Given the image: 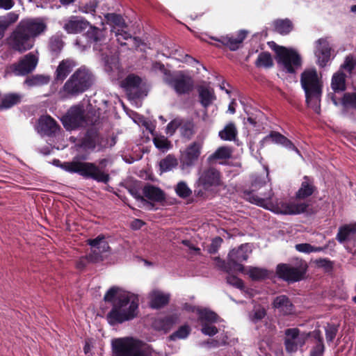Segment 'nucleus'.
I'll list each match as a JSON object with an SVG mask.
<instances>
[{
  "label": "nucleus",
  "instance_id": "obj_1",
  "mask_svg": "<svg viewBox=\"0 0 356 356\" xmlns=\"http://www.w3.org/2000/svg\"><path fill=\"white\" fill-rule=\"evenodd\" d=\"M268 171L265 175H257L252 180V189L243 192V197L250 202L277 213L296 215L307 211L310 206L308 201L296 200L289 202H274V193L271 186Z\"/></svg>",
  "mask_w": 356,
  "mask_h": 356
},
{
  "label": "nucleus",
  "instance_id": "obj_2",
  "mask_svg": "<svg viewBox=\"0 0 356 356\" xmlns=\"http://www.w3.org/2000/svg\"><path fill=\"white\" fill-rule=\"evenodd\" d=\"M104 300L112 303V308L106 316L108 323L112 325L131 321L138 316V297L120 287H111L104 295Z\"/></svg>",
  "mask_w": 356,
  "mask_h": 356
},
{
  "label": "nucleus",
  "instance_id": "obj_3",
  "mask_svg": "<svg viewBox=\"0 0 356 356\" xmlns=\"http://www.w3.org/2000/svg\"><path fill=\"white\" fill-rule=\"evenodd\" d=\"M47 29V24L41 18L23 19L12 32L9 44L20 52L31 49L34 44V39L44 33Z\"/></svg>",
  "mask_w": 356,
  "mask_h": 356
},
{
  "label": "nucleus",
  "instance_id": "obj_4",
  "mask_svg": "<svg viewBox=\"0 0 356 356\" xmlns=\"http://www.w3.org/2000/svg\"><path fill=\"white\" fill-rule=\"evenodd\" d=\"M300 83L305 93L308 106L318 114L321 111L323 82L316 69H307L300 75Z\"/></svg>",
  "mask_w": 356,
  "mask_h": 356
},
{
  "label": "nucleus",
  "instance_id": "obj_5",
  "mask_svg": "<svg viewBox=\"0 0 356 356\" xmlns=\"http://www.w3.org/2000/svg\"><path fill=\"white\" fill-rule=\"evenodd\" d=\"M94 81V76L90 70L81 67L67 80L60 92L63 97L77 96L88 90Z\"/></svg>",
  "mask_w": 356,
  "mask_h": 356
},
{
  "label": "nucleus",
  "instance_id": "obj_6",
  "mask_svg": "<svg viewBox=\"0 0 356 356\" xmlns=\"http://www.w3.org/2000/svg\"><path fill=\"white\" fill-rule=\"evenodd\" d=\"M63 169L70 173H78L85 178H90L98 182L107 183L109 175L93 163L72 161L67 162L62 166Z\"/></svg>",
  "mask_w": 356,
  "mask_h": 356
},
{
  "label": "nucleus",
  "instance_id": "obj_7",
  "mask_svg": "<svg viewBox=\"0 0 356 356\" xmlns=\"http://www.w3.org/2000/svg\"><path fill=\"white\" fill-rule=\"evenodd\" d=\"M307 269V263L296 259L291 264H278L276 269L277 276L288 282H296L304 278Z\"/></svg>",
  "mask_w": 356,
  "mask_h": 356
},
{
  "label": "nucleus",
  "instance_id": "obj_8",
  "mask_svg": "<svg viewBox=\"0 0 356 356\" xmlns=\"http://www.w3.org/2000/svg\"><path fill=\"white\" fill-rule=\"evenodd\" d=\"M64 127L67 130H72L80 127L92 124L88 115H86L82 105L72 106L60 119Z\"/></svg>",
  "mask_w": 356,
  "mask_h": 356
},
{
  "label": "nucleus",
  "instance_id": "obj_9",
  "mask_svg": "<svg viewBox=\"0 0 356 356\" xmlns=\"http://www.w3.org/2000/svg\"><path fill=\"white\" fill-rule=\"evenodd\" d=\"M115 356H152L130 339H118L113 342Z\"/></svg>",
  "mask_w": 356,
  "mask_h": 356
},
{
  "label": "nucleus",
  "instance_id": "obj_10",
  "mask_svg": "<svg viewBox=\"0 0 356 356\" xmlns=\"http://www.w3.org/2000/svg\"><path fill=\"white\" fill-rule=\"evenodd\" d=\"M203 143L193 141L181 152L180 168L183 172H189L190 169L197 162L202 149Z\"/></svg>",
  "mask_w": 356,
  "mask_h": 356
},
{
  "label": "nucleus",
  "instance_id": "obj_11",
  "mask_svg": "<svg viewBox=\"0 0 356 356\" xmlns=\"http://www.w3.org/2000/svg\"><path fill=\"white\" fill-rule=\"evenodd\" d=\"M277 62L283 66L289 73L295 72L301 65V58L299 54L292 50L281 47L277 51Z\"/></svg>",
  "mask_w": 356,
  "mask_h": 356
},
{
  "label": "nucleus",
  "instance_id": "obj_12",
  "mask_svg": "<svg viewBox=\"0 0 356 356\" xmlns=\"http://www.w3.org/2000/svg\"><path fill=\"white\" fill-rule=\"evenodd\" d=\"M166 83L175 90L178 95L189 93L194 87L193 79L188 75L179 72L166 79Z\"/></svg>",
  "mask_w": 356,
  "mask_h": 356
},
{
  "label": "nucleus",
  "instance_id": "obj_13",
  "mask_svg": "<svg viewBox=\"0 0 356 356\" xmlns=\"http://www.w3.org/2000/svg\"><path fill=\"white\" fill-rule=\"evenodd\" d=\"M248 258L246 245H241L238 249H233L228 254L226 270L244 272V266L241 264Z\"/></svg>",
  "mask_w": 356,
  "mask_h": 356
},
{
  "label": "nucleus",
  "instance_id": "obj_14",
  "mask_svg": "<svg viewBox=\"0 0 356 356\" xmlns=\"http://www.w3.org/2000/svg\"><path fill=\"white\" fill-rule=\"evenodd\" d=\"M220 174L213 168L204 169L199 173L197 185L204 190H210L212 187L220 185Z\"/></svg>",
  "mask_w": 356,
  "mask_h": 356
},
{
  "label": "nucleus",
  "instance_id": "obj_15",
  "mask_svg": "<svg viewBox=\"0 0 356 356\" xmlns=\"http://www.w3.org/2000/svg\"><path fill=\"white\" fill-rule=\"evenodd\" d=\"M87 243L92 249V252L87 256V258L92 263L102 260V254L109 250L108 243L103 235H99L94 239L87 240Z\"/></svg>",
  "mask_w": 356,
  "mask_h": 356
},
{
  "label": "nucleus",
  "instance_id": "obj_16",
  "mask_svg": "<svg viewBox=\"0 0 356 356\" xmlns=\"http://www.w3.org/2000/svg\"><path fill=\"white\" fill-rule=\"evenodd\" d=\"M38 64L37 57L32 53L26 54L17 63L12 65L13 73L17 76H24L31 73Z\"/></svg>",
  "mask_w": 356,
  "mask_h": 356
},
{
  "label": "nucleus",
  "instance_id": "obj_17",
  "mask_svg": "<svg viewBox=\"0 0 356 356\" xmlns=\"http://www.w3.org/2000/svg\"><path fill=\"white\" fill-rule=\"evenodd\" d=\"M247 36V32L243 30L238 31L235 35H226L220 38L210 36V38L221 43L231 51L237 50Z\"/></svg>",
  "mask_w": 356,
  "mask_h": 356
},
{
  "label": "nucleus",
  "instance_id": "obj_18",
  "mask_svg": "<svg viewBox=\"0 0 356 356\" xmlns=\"http://www.w3.org/2000/svg\"><path fill=\"white\" fill-rule=\"evenodd\" d=\"M284 345L286 351L289 353L295 352L298 347L305 343V337L300 335V331L298 328H289L285 330Z\"/></svg>",
  "mask_w": 356,
  "mask_h": 356
},
{
  "label": "nucleus",
  "instance_id": "obj_19",
  "mask_svg": "<svg viewBox=\"0 0 356 356\" xmlns=\"http://www.w3.org/2000/svg\"><path fill=\"white\" fill-rule=\"evenodd\" d=\"M89 26V22L83 17L71 16L65 22L63 29L69 34H76L86 30Z\"/></svg>",
  "mask_w": 356,
  "mask_h": 356
},
{
  "label": "nucleus",
  "instance_id": "obj_20",
  "mask_svg": "<svg viewBox=\"0 0 356 356\" xmlns=\"http://www.w3.org/2000/svg\"><path fill=\"white\" fill-rule=\"evenodd\" d=\"M330 44L326 39L321 38L316 41L315 55L317 57L319 66L326 65L330 58Z\"/></svg>",
  "mask_w": 356,
  "mask_h": 356
},
{
  "label": "nucleus",
  "instance_id": "obj_21",
  "mask_svg": "<svg viewBox=\"0 0 356 356\" xmlns=\"http://www.w3.org/2000/svg\"><path fill=\"white\" fill-rule=\"evenodd\" d=\"M58 129L59 126L56 122L49 115L41 116L38 120L37 130L42 135L51 136Z\"/></svg>",
  "mask_w": 356,
  "mask_h": 356
},
{
  "label": "nucleus",
  "instance_id": "obj_22",
  "mask_svg": "<svg viewBox=\"0 0 356 356\" xmlns=\"http://www.w3.org/2000/svg\"><path fill=\"white\" fill-rule=\"evenodd\" d=\"M273 305L280 315L288 316L294 313V306L285 295L277 296L273 300Z\"/></svg>",
  "mask_w": 356,
  "mask_h": 356
},
{
  "label": "nucleus",
  "instance_id": "obj_23",
  "mask_svg": "<svg viewBox=\"0 0 356 356\" xmlns=\"http://www.w3.org/2000/svg\"><path fill=\"white\" fill-rule=\"evenodd\" d=\"M141 83L142 80L139 76L129 74L121 82V86L129 95H132L134 97H138Z\"/></svg>",
  "mask_w": 356,
  "mask_h": 356
},
{
  "label": "nucleus",
  "instance_id": "obj_24",
  "mask_svg": "<svg viewBox=\"0 0 356 356\" xmlns=\"http://www.w3.org/2000/svg\"><path fill=\"white\" fill-rule=\"evenodd\" d=\"M76 65V61L73 59L63 60L56 70L55 80L57 81H64Z\"/></svg>",
  "mask_w": 356,
  "mask_h": 356
},
{
  "label": "nucleus",
  "instance_id": "obj_25",
  "mask_svg": "<svg viewBox=\"0 0 356 356\" xmlns=\"http://www.w3.org/2000/svg\"><path fill=\"white\" fill-rule=\"evenodd\" d=\"M169 293L159 290H154L149 294V306L154 309H159L166 305L170 300Z\"/></svg>",
  "mask_w": 356,
  "mask_h": 356
},
{
  "label": "nucleus",
  "instance_id": "obj_26",
  "mask_svg": "<svg viewBox=\"0 0 356 356\" xmlns=\"http://www.w3.org/2000/svg\"><path fill=\"white\" fill-rule=\"evenodd\" d=\"M316 191L314 180L308 176H305L300 187L296 193V197L298 200H305L313 195Z\"/></svg>",
  "mask_w": 356,
  "mask_h": 356
},
{
  "label": "nucleus",
  "instance_id": "obj_27",
  "mask_svg": "<svg viewBox=\"0 0 356 356\" xmlns=\"http://www.w3.org/2000/svg\"><path fill=\"white\" fill-rule=\"evenodd\" d=\"M356 237V223L344 225L339 228L336 239L340 243L350 241Z\"/></svg>",
  "mask_w": 356,
  "mask_h": 356
},
{
  "label": "nucleus",
  "instance_id": "obj_28",
  "mask_svg": "<svg viewBox=\"0 0 356 356\" xmlns=\"http://www.w3.org/2000/svg\"><path fill=\"white\" fill-rule=\"evenodd\" d=\"M102 138L96 131H88L83 140L81 146L84 149H93L96 147H102Z\"/></svg>",
  "mask_w": 356,
  "mask_h": 356
},
{
  "label": "nucleus",
  "instance_id": "obj_29",
  "mask_svg": "<svg viewBox=\"0 0 356 356\" xmlns=\"http://www.w3.org/2000/svg\"><path fill=\"white\" fill-rule=\"evenodd\" d=\"M309 335L315 341V346L311 349L309 356H323L325 346L321 331L315 330Z\"/></svg>",
  "mask_w": 356,
  "mask_h": 356
},
{
  "label": "nucleus",
  "instance_id": "obj_30",
  "mask_svg": "<svg viewBox=\"0 0 356 356\" xmlns=\"http://www.w3.org/2000/svg\"><path fill=\"white\" fill-rule=\"evenodd\" d=\"M143 193L144 197L152 202H161L165 200L163 191L154 186H145L143 189Z\"/></svg>",
  "mask_w": 356,
  "mask_h": 356
},
{
  "label": "nucleus",
  "instance_id": "obj_31",
  "mask_svg": "<svg viewBox=\"0 0 356 356\" xmlns=\"http://www.w3.org/2000/svg\"><path fill=\"white\" fill-rule=\"evenodd\" d=\"M19 19V14L15 12L8 13L0 17V39L4 36L6 31Z\"/></svg>",
  "mask_w": 356,
  "mask_h": 356
},
{
  "label": "nucleus",
  "instance_id": "obj_32",
  "mask_svg": "<svg viewBox=\"0 0 356 356\" xmlns=\"http://www.w3.org/2000/svg\"><path fill=\"white\" fill-rule=\"evenodd\" d=\"M331 88L335 92H341L346 90V74L338 71L332 77Z\"/></svg>",
  "mask_w": 356,
  "mask_h": 356
},
{
  "label": "nucleus",
  "instance_id": "obj_33",
  "mask_svg": "<svg viewBox=\"0 0 356 356\" xmlns=\"http://www.w3.org/2000/svg\"><path fill=\"white\" fill-rule=\"evenodd\" d=\"M199 97L200 103L204 108H207L216 99L213 90L206 87L199 88Z\"/></svg>",
  "mask_w": 356,
  "mask_h": 356
},
{
  "label": "nucleus",
  "instance_id": "obj_34",
  "mask_svg": "<svg viewBox=\"0 0 356 356\" xmlns=\"http://www.w3.org/2000/svg\"><path fill=\"white\" fill-rule=\"evenodd\" d=\"M22 99V96L15 94V93H11L5 95L2 99L0 104V108L1 109H8L13 106L18 104Z\"/></svg>",
  "mask_w": 356,
  "mask_h": 356
},
{
  "label": "nucleus",
  "instance_id": "obj_35",
  "mask_svg": "<svg viewBox=\"0 0 356 356\" xmlns=\"http://www.w3.org/2000/svg\"><path fill=\"white\" fill-rule=\"evenodd\" d=\"M232 149L227 146H222L218 148L209 157V161H216L221 159H228L232 157Z\"/></svg>",
  "mask_w": 356,
  "mask_h": 356
},
{
  "label": "nucleus",
  "instance_id": "obj_36",
  "mask_svg": "<svg viewBox=\"0 0 356 356\" xmlns=\"http://www.w3.org/2000/svg\"><path fill=\"white\" fill-rule=\"evenodd\" d=\"M273 25L275 31L282 35L288 34L293 29V24L288 19H277L273 22Z\"/></svg>",
  "mask_w": 356,
  "mask_h": 356
},
{
  "label": "nucleus",
  "instance_id": "obj_37",
  "mask_svg": "<svg viewBox=\"0 0 356 356\" xmlns=\"http://www.w3.org/2000/svg\"><path fill=\"white\" fill-rule=\"evenodd\" d=\"M86 35L91 42L95 44L105 41L104 31L95 26H90L86 33Z\"/></svg>",
  "mask_w": 356,
  "mask_h": 356
},
{
  "label": "nucleus",
  "instance_id": "obj_38",
  "mask_svg": "<svg viewBox=\"0 0 356 356\" xmlns=\"http://www.w3.org/2000/svg\"><path fill=\"white\" fill-rule=\"evenodd\" d=\"M177 165L178 161L172 154H168L159 163L160 169L162 172L170 171L176 168Z\"/></svg>",
  "mask_w": 356,
  "mask_h": 356
},
{
  "label": "nucleus",
  "instance_id": "obj_39",
  "mask_svg": "<svg viewBox=\"0 0 356 356\" xmlns=\"http://www.w3.org/2000/svg\"><path fill=\"white\" fill-rule=\"evenodd\" d=\"M219 136L224 140H233L237 135V130L234 123H229L219 132Z\"/></svg>",
  "mask_w": 356,
  "mask_h": 356
},
{
  "label": "nucleus",
  "instance_id": "obj_40",
  "mask_svg": "<svg viewBox=\"0 0 356 356\" xmlns=\"http://www.w3.org/2000/svg\"><path fill=\"white\" fill-rule=\"evenodd\" d=\"M248 274L252 280H260L268 277V270L265 268L252 267L250 266L247 272H243Z\"/></svg>",
  "mask_w": 356,
  "mask_h": 356
},
{
  "label": "nucleus",
  "instance_id": "obj_41",
  "mask_svg": "<svg viewBox=\"0 0 356 356\" xmlns=\"http://www.w3.org/2000/svg\"><path fill=\"white\" fill-rule=\"evenodd\" d=\"M255 65L258 67H271L273 65V61L270 54L266 51L260 53L255 61Z\"/></svg>",
  "mask_w": 356,
  "mask_h": 356
},
{
  "label": "nucleus",
  "instance_id": "obj_42",
  "mask_svg": "<svg viewBox=\"0 0 356 356\" xmlns=\"http://www.w3.org/2000/svg\"><path fill=\"white\" fill-rule=\"evenodd\" d=\"M153 143L155 147L163 152L168 151L172 147L171 142L164 136H155L153 138Z\"/></svg>",
  "mask_w": 356,
  "mask_h": 356
},
{
  "label": "nucleus",
  "instance_id": "obj_43",
  "mask_svg": "<svg viewBox=\"0 0 356 356\" xmlns=\"http://www.w3.org/2000/svg\"><path fill=\"white\" fill-rule=\"evenodd\" d=\"M328 248V245H325L324 247H316L310 245L309 243H299L296 244L295 248L297 251L303 253H311V252H322Z\"/></svg>",
  "mask_w": 356,
  "mask_h": 356
},
{
  "label": "nucleus",
  "instance_id": "obj_44",
  "mask_svg": "<svg viewBox=\"0 0 356 356\" xmlns=\"http://www.w3.org/2000/svg\"><path fill=\"white\" fill-rule=\"evenodd\" d=\"M197 313L199 315V320L202 323H215L218 318V315L215 312L207 309H198Z\"/></svg>",
  "mask_w": 356,
  "mask_h": 356
},
{
  "label": "nucleus",
  "instance_id": "obj_45",
  "mask_svg": "<svg viewBox=\"0 0 356 356\" xmlns=\"http://www.w3.org/2000/svg\"><path fill=\"white\" fill-rule=\"evenodd\" d=\"M105 18L106 19L108 24H111L117 26L115 27L116 29H121L127 27V24L124 19L120 15L115 13H108L105 15Z\"/></svg>",
  "mask_w": 356,
  "mask_h": 356
},
{
  "label": "nucleus",
  "instance_id": "obj_46",
  "mask_svg": "<svg viewBox=\"0 0 356 356\" xmlns=\"http://www.w3.org/2000/svg\"><path fill=\"white\" fill-rule=\"evenodd\" d=\"M49 79L43 75H35L25 80L24 83L29 87L40 86L47 84Z\"/></svg>",
  "mask_w": 356,
  "mask_h": 356
},
{
  "label": "nucleus",
  "instance_id": "obj_47",
  "mask_svg": "<svg viewBox=\"0 0 356 356\" xmlns=\"http://www.w3.org/2000/svg\"><path fill=\"white\" fill-rule=\"evenodd\" d=\"M341 70L346 71L349 74H352L356 69V57L353 55H348L340 67Z\"/></svg>",
  "mask_w": 356,
  "mask_h": 356
},
{
  "label": "nucleus",
  "instance_id": "obj_48",
  "mask_svg": "<svg viewBox=\"0 0 356 356\" xmlns=\"http://www.w3.org/2000/svg\"><path fill=\"white\" fill-rule=\"evenodd\" d=\"M111 32L115 33L117 41L122 46L127 45L128 44L125 41L130 40V39H131V35L122 29H116L115 26H113L111 29Z\"/></svg>",
  "mask_w": 356,
  "mask_h": 356
},
{
  "label": "nucleus",
  "instance_id": "obj_49",
  "mask_svg": "<svg viewBox=\"0 0 356 356\" xmlns=\"http://www.w3.org/2000/svg\"><path fill=\"white\" fill-rule=\"evenodd\" d=\"M180 131L184 137L191 138L195 134L194 123L192 121L181 122Z\"/></svg>",
  "mask_w": 356,
  "mask_h": 356
},
{
  "label": "nucleus",
  "instance_id": "obj_50",
  "mask_svg": "<svg viewBox=\"0 0 356 356\" xmlns=\"http://www.w3.org/2000/svg\"><path fill=\"white\" fill-rule=\"evenodd\" d=\"M342 105L346 108L356 109V92H346L341 99Z\"/></svg>",
  "mask_w": 356,
  "mask_h": 356
},
{
  "label": "nucleus",
  "instance_id": "obj_51",
  "mask_svg": "<svg viewBox=\"0 0 356 356\" xmlns=\"http://www.w3.org/2000/svg\"><path fill=\"white\" fill-rule=\"evenodd\" d=\"M175 191L177 195L182 198H186L189 197L192 191L190 189V188L188 186L186 183L185 181H179L176 187H175Z\"/></svg>",
  "mask_w": 356,
  "mask_h": 356
},
{
  "label": "nucleus",
  "instance_id": "obj_52",
  "mask_svg": "<svg viewBox=\"0 0 356 356\" xmlns=\"http://www.w3.org/2000/svg\"><path fill=\"white\" fill-rule=\"evenodd\" d=\"M49 47L52 52L59 53L63 47L62 38L58 35H54L49 40Z\"/></svg>",
  "mask_w": 356,
  "mask_h": 356
},
{
  "label": "nucleus",
  "instance_id": "obj_53",
  "mask_svg": "<svg viewBox=\"0 0 356 356\" xmlns=\"http://www.w3.org/2000/svg\"><path fill=\"white\" fill-rule=\"evenodd\" d=\"M191 332V328L188 325H184L181 326L176 332L170 336L171 340L182 339L188 337Z\"/></svg>",
  "mask_w": 356,
  "mask_h": 356
},
{
  "label": "nucleus",
  "instance_id": "obj_54",
  "mask_svg": "<svg viewBox=\"0 0 356 356\" xmlns=\"http://www.w3.org/2000/svg\"><path fill=\"white\" fill-rule=\"evenodd\" d=\"M97 2L95 0L90 1L86 4L79 7V11L83 13L95 14L97 7Z\"/></svg>",
  "mask_w": 356,
  "mask_h": 356
},
{
  "label": "nucleus",
  "instance_id": "obj_55",
  "mask_svg": "<svg viewBox=\"0 0 356 356\" xmlns=\"http://www.w3.org/2000/svg\"><path fill=\"white\" fill-rule=\"evenodd\" d=\"M181 125V119H174L172 120L170 123L168 124L165 129V132L167 134H169L170 136H172L176 130L180 127Z\"/></svg>",
  "mask_w": 356,
  "mask_h": 356
},
{
  "label": "nucleus",
  "instance_id": "obj_56",
  "mask_svg": "<svg viewBox=\"0 0 356 356\" xmlns=\"http://www.w3.org/2000/svg\"><path fill=\"white\" fill-rule=\"evenodd\" d=\"M338 329L334 325L328 324L325 327V337L327 342H331L335 338Z\"/></svg>",
  "mask_w": 356,
  "mask_h": 356
},
{
  "label": "nucleus",
  "instance_id": "obj_57",
  "mask_svg": "<svg viewBox=\"0 0 356 356\" xmlns=\"http://www.w3.org/2000/svg\"><path fill=\"white\" fill-rule=\"evenodd\" d=\"M266 138H270L272 141L280 145H284V143H288L287 138L278 132H271Z\"/></svg>",
  "mask_w": 356,
  "mask_h": 356
},
{
  "label": "nucleus",
  "instance_id": "obj_58",
  "mask_svg": "<svg viewBox=\"0 0 356 356\" xmlns=\"http://www.w3.org/2000/svg\"><path fill=\"white\" fill-rule=\"evenodd\" d=\"M201 331L204 334L211 337L217 334L218 330L214 325L208 324L207 323H203Z\"/></svg>",
  "mask_w": 356,
  "mask_h": 356
},
{
  "label": "nucleus",
  "instance_id": "obj_59",
  "mask_svg": "<svg viewBox=\"0 0 356 356\" xmlns=\"http://www.w3.org/2000/svg\"><path fill=\"white\" fill-rule=\"evenodd\" d=\"M227 282L230 285L235 286L236 288L242 289L244 287V284L242 280L234 275H229L227 277Z\"/></svg>",
  "mask_w": 356,
  "mask_h": 356
},
{
  "label": "nucleus",
  "instance_id": "obj_60",
  "mask_svg": "<svg viewBox=\"0 0 356 356\" xmlns=\"http://www.w3.org/2000/svg\"><path fill=\"white\" fill-rule=\"evenodd\" d=\"M266 310L263 307H255L253 311L252 319L255 321L261 320L266 316Z\"/></svg>",
  "mask_w": 356,
  "mask_h": 356
},
{
  "label": "nucleus",
  "instance_id": "obj_61",
  "mask_svg": "<svg viewBox=\"0 0 356 356\" xmlns=\"http://www.w3.org/2000/svg\"><path fill=\"white\" fill-rule=\"evenodd\" d=\"M15 5L13 0H0V8L4 10H10Z\"/></svg>",
  "mask_w": 356,
  "mask_h": 356
},
{
  "label": "nucleus",
  "instance_id": "obj_62",
  "mask_svg": "<svg viewBox=\"0 0 356 356\" xmlns=\"http://www.w3.org/2000/svg\"><path fill=\"white\" fill-rule=\"evenodd\" d=\"M87 261L90 262L89 259L87 258V256L86 257L80 258L78 262L76 263V268L79 269H83L86 266Z\"/></svg>",
  "mask_w": 356,
  "mask_h": 356
},
{
  "label": "nucleus",
  "instance_id": "obj_63",
  "mask_svg": "<svg viewBox=\"0 0 356 356\" xmlns=\"http://www.w3.org/2000/svg\"><path fill=\"white\" fill-rule=\"evenodd\" d=\"M130 193L138 200H141L142 202H145V200L143 196L140 195V193L135 188H131L129 190Z\"/></svg>",
  "mask_w": 356,
  "mask_h": 356
},
{
  "label": "nucleus",
  "instance_id": "obj_64",
  "mask_svg": "<svg viewBox=\"0 0 356 356\" xmlns=\"http://www.w3.org/2000/svg\"><path fill=\"white\" fill-rule=\"evenodd\" d=\"M144 225L141 220L136 219L131 222V227L133 229H140Z\"/></svg>",
  "mask_w": 356,
  "mask_h": 356
}]
</instances>
